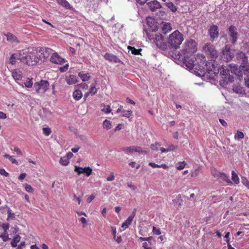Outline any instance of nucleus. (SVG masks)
Segmentation results:
<instances>
[{"label": "nucleus", "mask_w": 249, "mask_h": 249, "mask_svg": "<svg viewBox=\"0 0 249 249\" xmlns=\"http://www.w3.org/2000/svg\"><path fill=\"white\" fill-rule=\"evenodd\" d=\"M184 40L182 34L176 30L170 34L168 38V44L172 48L177 49Z\"/></svg>", "instance_id": "obj_1"}, {"label": "nucleus", "mask_w": 249, "mask_h": 249, "mask_svg": "<svg viewBox=\"0 0 249 249\" xmlns=\"http://www.w3.org/2000/svg\"><path fill=\"white\" fill-rule=\"evenodd\" d=\"M197 42L194 39H189L184 43L181 50V54L182 56H192L197 51Z\"/></svg>", "instance_id": "obj_2"}, {"label": "nucleus", "mask_w": 249, "mask_h": 249, "mask_svg": "<svg viewBox=\"0 0 249 249\" xmlns=\"http://www.w3.org/2000/svg\"><path fill=\"white\" fill-rule=\"evenodd\" d=\"M37 51L32 49L28 51V53L25 55L20 57V60L29 66H34L39 62V58Z\"/></svg>", "instance_id": "obj_3"}, {"label": "nucleus", "mask_w": 249, "mask_h": 249, "mask_svg": "<svg viewBox=\"0 0 249 249\" xmlns=\"http://www.w3.org/2000/svg\"><path fill=\"white\" fill-rule=\"evenodd\" d=\"M195 70L204 71L205 67H208L207 62H206L205 56L200 53H198L195 57Z\"/></svg>", "instance_id": "obj_4"}, {"label": "nucleus", "mask_w": 249, "mask_h": 249, "mask_svg": "<svg viewBox=\"0 0 249 249\" xmlns=\"http://www.w3.org/2000/svg\"><path fill=\"white\" fill-rule=\"evenodd\" d=\"M49 83L47 80H41L34 84V88L38 93H45L49 88Z\"/></svg>", "instance_id": "obj_5"}, {"label": "nucleus", "mask_w": 249, "mask_h": 249, "mask_svg": "<svg viewBox=\"0 0 249 249\" xmlns=\"http://www.w3.org/2000/svg\"><path fill=\"white\" fill-rule=\"evenodd\" d=\"M156 46L160 50H165L167 48V44L164 39V37L161 34H156L154 40Z\"/></svg>", "instance_id": "obj_6"}, {"label": "nucleus", "mask_w": 249, "mask_h": 249, "mask_svg": "<svg viewBox=\"0 0 249 249\" xmlns=\"http://www.w3.org/2000/svg\"><path fill=\"white\" fill-rule=\"evenodd\" d=\"M203 50L213 58H216L218 56V53L215 50L214 46L210 43L206 44L204 45Z\"/></svg>", "instance_id": "obj_7"}, {"label": "nucleus", "mask_w": 249, "mask_h": 249, "mask_svg": "<svg viewBox=\"0 0 249 249\" xmlns=\"http://www.w3.org/2000/svg\"><path fill=\"white\" fill-rule=\"evenodd\" d=\"M233 57V54L231 52V49L227 45L225 46L223 50L222 54L221 55V59L226 62L230 61Z\"/></svg>", "instance_id": "obj_8"}, {"label": "nucleus", "mask_w": 249, "mask_h": 249, "mask_svg": "<svg viewBox=\"0 0 249 249\" xmlns=\"http://www.w3.org/2000/svg\"><path fill=\"white\" fill-rule=\"evenodd\" d=\"M229 35L231 43L234 44L236 42L238 36L237 28L233 25L230 26L229 28Z\"/></svg>", "instance_id": "obj_9"}, {"label": "nucleus", "mask_w": 249, "mask_h": 249, "mask_svg": "<svg viewBox=\"0 0 249 249\" xmlns=\"http://www.w3.org/2000/svg\"><path fill=\"white\" fill-rule=\"evenodd\" d=\"M191 56H183V63L189 69L195 70V57L191 58Z\"/></svg>", "instance_id": "obj_10"}, {"label": "nucleus", "mask_w": 249, "mask_h": 249, "mask_svg": "<svg viewBox=\"0 0 249 249\" xmlns=\"http://www.w3.org/2000/svg\"><path fill=\"white\" fill-rule=\"evenodd\" d=\"M50 60L52 63L58 65H61L65 62V59L60 57L56 52L52 53Z\"/></svg>", "instance_id": "obj_11"}, {"label": "nucleus", "mask_w": 249, "mask_h": 249, "mask_svg": "<svg viewBox=\"0 0 249 249\" xmlns=\"http://www.w3.org/2000/svg\"><path fill=\"white\" fill-rule=\"evenodd\" d=\"M53 51V50L49 48H42L40 51L41 54L40 55L38 54L39 60H41L42 61V59H45L47 58Z\"/></svg>", "instance_id": "obj_12"}, {"label": "nucleus", "mask_w": 249, "mask_h": 249, "mask_svg": "<svg viewBox=\"0 0 249 249\" xmlns=\"http://www.w3.org/2000/svg\"><path fill=\"white\" fill-rule=\"evenodd\" d=\"M207 64L208 67H206L209 72H213L214 74L217 73V69H216L217 64L214 60H210Z\"/></svg>", "instance_id": "obj_13"}, {"label": "nucleus", "mask_w": 249, "mask_h": 249, "mask_svg": "<svg viewBox=\"0 0 249 249\" xmlns=\"http://www.w3.org/2000/svg\"><path fill=\"white\" fill-rule=\"evenodd\" d=\"M117 113H121V116L127 118L129 119V121H131L132 118L133 112L131 110H125L118 108L117 111Z\"/></svg>", "instance_id": "obj_14"}, {"label": "nucleus", "mask_w": 249, "mask_h": 249, "mask_svg": "<svg viewBox=\"0 0 249 249\" xmlns=\"http://www.w3.org/2000/svg\"><path fill=\"white\" fill-rule=\"evenodd\" d=\"M147 4L152 11H155L161 7L160 3L157 0H151L147 2Z\"/></svg>", "instance_id": "obj_15"}, {"label": "nucleus", "mask_w": 249, "mask_h": 249, "mask_svg": "<svg viewBox=\"0 0 249 249\" xmlns=\"http://www.w3.org/2000/svg\"><path fill=\"white\" fill-rule=\"evenodd\" d=\"M209 33L210 35L211 38L212 39L217 38L219 34L218 27L216 25H213L211 26L209 30Z\"/></svg>", "instance_id": "obj_16"}, {"label": "nucleus", "mask_w": 249, "mask_h": 249, "mask_svg": "<svg viewBox=\"0 0 249 249\" xmlns=\"http://www.w3.org/2000/svg\"><path fill=\"white\" fill-rule=\"evenodd\" d=\"M104 58L110 62L118 63L120 62V59L115 55L107 53L104 55Z\"/></svg>", "instance_id": "obj_17"}, {"label": "nucleus", "mask_w": 249, "mask_h": 249, "mask_svg": "<svg viewBox=\"0 0 249 249\" xmlns=\"http://www.w3.org/2000/svg\"><path fill=\"white\" fill-rule=\"evenodd\" d=\"M65 80L68 85H73L78 81L77 76L72 74L66 76Z\"/></svg>", "instance_id": "obj_18"}, {"label": "nucleus", "mask_w": 249, "mask_h": 249, "mask_svg": "<svg viewBox=\"0 0 249 249\" xmlns=\"http://www.w3.org/2000/svg\"><path fill=\"white\" fill-rule=\"evenodd\" d=\"M220 72V74L223 76V78H226L230 76V71L226 67L222 66L220 68L217 69V73Z\"/></svg>", "instance_id": "obj_19"}, {"label": "nucleus", "mask_w": 249, "mask_h": 249, "mask_svg": "<svg viewBox=\"0 0 249 249\" xmlns=\"http://www.w3.org/2000/svg\"><path fill=\"white\" fill-rule=\"evenodd\" d=\"M57 3L66 9L73 10L74 8L66 0H56Z\"/></svg>", "instance_id": "obj_20"}, {"label": "nucleus", "mask_w": 249, "mask_h": 249, "mask_svg": "<svg viewBox=\"0 0 249 249\" xmlns=\"http://www.w3.org/2000/svg\"><path fill=\"white\" fill-rule=\"evenodd\" d=\"M12 76L16 80H20L22 78V72L18 70H14L12 72Z\"/></svg>", "instance_id": "obj_21"}, {"label": "nucleus", "mask_w": 249, "mask_h": 249, "mask_svg": "<svg viewBox=\"0 0 249 249\" xmlns=\"http://www.w3.org/2000/svg\"><path fill=\"white\" fill-rule=\"evenodd\" d=\"M4 35L7 37V40L8 41L11 42H18V38L16 36L10 33H8L7 34H4Z\"/></svg>", "instance_id": "obj_22"}, {"label": "nucleus", "mask_w": 249, "mask_h": 249, "mask_svg": "<svg viewBox=\"0 0 249 249\" xmlns=\"http://www.w3.org/2000/svg\"><path fill=\"white\" fill-rule=\"evenodd\" d=\"M218 178L222 179L223 180L225 181L228 185H232V182L229 179L228 176L225 173L220 172V174H219Z\"/></svg>", "instance_id": "obj_23"}, {"label": "nucleus", "mask_w": 249, "mask_h": 249, "mask_svg": "<svg viewBox=\"0 0 249 249\" xmlns=\"http://www.w3.org/2000/svg\"><path fill=\"white\" fill-rule=\"evenodd\" d=\"M135 146H130L129 147H123L122 148V150L124 152L125 154L132 153L135 152Z\"/></svg>", "instance_id": "obj_24"}, {"label": "nucleus", "mask_w": 249, "mask_h": 249, "mask_svg": "<svg viewBox=\"0 0 249 249\" xmlns=\"http://www.w3.org/2000/svg\"><path fill=\"white\" fill-rule=\"evenodd\" d=\"M82 95V91L79 89L74 90L72 93L73 98L76 101H78L81 99Z\"/></svg>", "instance_id": "obj_25"}, {"label": "nucleus", "mask_w": 249, "mask_h": 249, "mask_svg": "<svg viewBox=\"0 0 249 249\" xmlns=\"http://www.w3.org/2000/svg\"><path fill=\"white\" fill-rule=\"evenodd\" d=\"M171 29L172 28L170 23H165L161 28V32L162 33L165 34L169 31H171Z\"/></svg>", "instance_id": "obj_26"}, {"label": "nucleus", "mask_w": 249, "mask_h": 249, "mask_svg": "<svg viewBox=\"0 0 249 249\" xmlns=\"http://www.w3.org/2000/svg\"><path fill=\"white\" fill-rule=\"evenodd\" d=\"M133 219L132 217L129 216L127 219L122 224V228L124 229L127 228L132 223Z\"/></svg>", "instance_id": "obj_27"}, {"label": "nucleus", "mask_w": 249, "mask_h": 249, "mask_svg": "<svg viewBox=\"0 0 249 249\" xmlns=\"http://www.w3.org/2000/svg\"><path fill=\"white\" fill-rule=\"evenodd\" d=\"M78 76L83 81H87L90 78V76L88 73H86L84 71L79 72Z\"/></svg>", "instance_id": "obj_28"}, {"label": "nucleus", "mask_w": 249, "mask_h": 249, "mask_svg": "<svg viewBox=\"0 0 249 249\" xmlns=\"http://www.w3.org/2000/svg\"><path fill=\"white\" fill-rule=\"evenodd\" d=\"M164 4L172 12H175L177 11V8L173 2H167L165 3Z\"/></svg>", "instance_id": "obj_29"}, {"label": "nucleus", "mask_w": 249, "mask_h": 249, "mask_svg": "<svg viewBox=\"0 0 249 249\" xmlns=\"http://www.w3.org/2000/svg\"><path fill=\"white\" fill-rule=\"evenodd\" d=\"M152 22H154V21L153 19H152V18H147V23L148 26L151 28V30L152 31L156 32L158 30L157 27L156 25H151L150 24H152Z\"/></svg>", "instance_id": "obj_30"}, {"label": "nucleus", "mask_w": 249, "mask_h": 249, "mask_svg": "<svg viewBox=\"0 0 249 249\" xmlns=\"http://www.w3.org/2000/svg\"><path fill=\"white\" fill-rule=\"evenodd\" d=\"M20 236L17 234L13 238L11 242V245L13 247H16L17 246V243H18L20 240Z\"/></svg>", "instance_id": "obj_31"}, {"label": "nucleus", "mask_w": 249, "mask_h": 249, "mask_svg": "<svg viewBox=\"0 0 249 249\" xmlns=\"http://www.w3.org/2000/svg\"><path fill=\"white\" fill-rule=\"evenodd\" d=\"M127 49L129 51L131 52V53L135 55H138L141 54V52L142 50V49H137L134 47H132L130 46H128L127 47Z\"/></svg>", "instance_id": "obj_32"}, {"label": "nucleus", "mask_w": 249, "mask_h": 249, "mask_svg": "<svg viewBox=\"0 0 249 249\" xmlns=\"http://www.w3.org/2000/svg\"><path fill=\"white\" fill-rule=\"evenodd\" d=\"M82 174L85 173L87 177H89L92 173V169L90 167L82 168Z\"/></svg>", "instance_id": "obj_33"}, {"label": "nucleus", "mask_w": 249, "mask_h": 249, "mask_svg": "<svg viewBox=\"0 0 249 249\" xmlns=\"http://www.w3.org/2000/svg\"><path fill=\"white\" fill-rule=\"evenodd\" d=\"M20 57H18L16 54H12L10 57L9 62L12 65H14L17 62V60H20Z\"/></svg>", "instance_id": "obj_34"}, {"label": "nucleus", "mask_w": 249, "mask_h": 249, "mask_svg": "<svg viewBox=\"0 0 249 249\" xmlns=\"http://www.w3.org/2000/svg\"><path fill=\"white\" fill-rule=\"evenodd\" d=\"M69 160L68 159V157L65 156L61 158L59 160V163L62 165L66 166L69 163Z\"/></svg>", "instance_id": "obj_35"}, {"label": "nucleus", "mask_w": 249, "mask_h": 249, "mask_svg": "<svg viewBox=\"0 0 249 249\" xmlns=\"http://www.w3.org/2000/svg\"><path fill=\"white\" fill-rule=\"evenodd\" d=\"M231 179L235 183H239V178L234 171H232L231 172Z\"/></svg>", "instance_id": "obj_36"}, {"label": "nucleus", "mask_w": 249, "mask_h": 249, "mask_svg": "<svg viewBox=\"0 0 249 249\" xmlns=\"http://www.w3.org/2000/svg\"><path fill=\"white\" fill-rule=\"evenodd\" d=\"M103 126L104 128L107 129H110L111 128V123L110 121L105 120L103 122Z\"/></svg>", "instance_id": "obj_37"}, {"label": "nucleus", "mask_w": 249, "mask_h": 249, "mask_svg": "<svg viewBox=\"0 0 249 249\" xmlns=\"http://www.w3.org/2000/svg\"><path fill=\"white\" fill-rule=\"evenodd\" d=\"M3 157L6 159H8L13 164H18V162L17 160L13 158V156H11L8 154H4Z\"/></svg>", "instance_id": "obj_38"}, {"label": "nucleus", "mask_w": 249, "mask_h": 249, "mask_svg": "<svg viewBox=\"0 0 249 249\" xmlns=\"http://www.w3.org/2000/svg\"><path fill=\"white\" fill-rule=\"evenodd\" d=\"M7 213H8L7 220H9L11 219H12L15 218V213L12 212V210L9 207H7Z\"/></svg>", "instance_id": "obj_39"}, {"label": "nucleus", "mask_w": 249, "mask_h": 249, "mask_svg": "<svg viewBox=\"0 0 249 249\" xmlns=\"http://www.w3.org/2000/svg\"><path fill=\"white\" fill-rule=\"evenodd\" d=\"M244 137V133L239 130H237L236 133L234 135V139L235 140H240L243 139Z\"/></svg>", "instance_id": "obj_40"}, {"label": "nucleus", "mask_w": 249, "mask_h": 249, "mask_svg": "<svg viewBox=\"0 0 249 249\" xmlns=\"http://www.w3.org/2000/svg\"><path fill=\"white\" fill-rule=\"evenodd\" d=\"M186 163L183 161L179 162L177 164L176 168L178 170H182L186 166Z\"/></svg>", "instance_id": "obj_41"}, {"label": "nucleus", "mask_w": 249, "mask_h": 249, "mask_svg": "<svg viewBox=\"0 0 249 249\" xmlns=\"http://www.w3.org/2000/svg\"><path fill=\"white\" fill-rule=\"evenodd\" d=\"M160 146V144L158 142H156L155 143L151 144L150 148L154 151H158L159 147Z\"/></svg>", "instance_id": "obj_42"}, {"label": "nucleus", "mask_w": 249, "mask_h": 249, "mask_svg": "<svg viewBox=\"0 0 249 249\" xmlns=\"http://www.w3.org/2000/svg\"><path fill=\"white\" fill-rule=\"evenodd\" d=\"M0 237H1L2 240L4 242L8 241L10 239L8 234L7 232H3L0 235Z\"/></svg>", "instance_id": "obj_43"}, {"label": "nucleus", "mask_w": 249, "mask_h": 249, "mask_svg": "<svg viewBox=\"0 0 249 249\" xmlns=\"http://www.w3.org/2000/svg\"><path fill=\"white\" fill-rule=\"evenodd\" d=\"M233 90L236 93H241L243 92V88L240 86H235L233 87Z\"/></svg>", "instance_id": "obj_44"}, {"label": "nucleus", "mask_w": 249, "mask_h": 249, "mask_svg": "<svg viewBox=\"0 0 249 249\" xmlns=\"http://www.w3.org/2000/svg\"><path fill=\"white\" fill-rule=\"evenodd\" d=\"M24 84L26 87L31 88L33 84L32 78H28L26 81L24 83Z\"/></svg>", "instance_id": "obj_45"}, {"label": "nucleus", "mask_w": 249, "mask_h": 249, "mask_svg": "<svg viewBox=\"0 0 249 249\" xmlns=\"http://www.w3.org/2000/svg\"><path fill=\"white\" fill-rule=\"evenodd\" d=\"M211 173L214 178H218L220 172H218L215 168L211 169Z\"/></svg>", "instance_id": "obj_46"}, {"label": "nucleus", "mask_w": 249, "mask_h": 249, "mask_svg": "<svg viewBox=\"0 0 249 249\" xmlns=\"http://www.w3.org/2000/svg\"><path fill=\"white\" fill-rule=\"evenodd\" d=\"M135 152L139 153H147V151L146 150H143L140 146H135Z\"/></svg>", "instance_id": "obj_47"}, {"label": "nucleus", "mask_w": 249, "mask_h": 249, "mask_svg": "<svg viewBox=\"0 0 249 249\" xmlns=\"http://www.w3.org/2000/svg\"><path fill=\"white\" fill-rule=\"evenodd\" d=\"M89 92L91 95H93L97 93V89L94 86H92L90 88Z\"/></svg>", "instance_id": "obj_48"}, {"label": "nucleus", "mask_w": 249, "mask_h": 249, "mask_svg": "<svg viewBox=\"0 0 249 249\" xmlns=\"http://www.w3.org/2000/svg\"><path fill=\"white\" fill-rule=\"evenodd\" d=\"M111 110L110 107L109 105L104 106V107L101 109L102 111L107 114L110 113Z\"/></svg>", "instance_id": "obj_49"}, {"label": "nucleus", "mask_w": 249, "mask_h": 249, "mask_svg": "<svg viewBox=\"0 0 249 249\" xmlns=\"http://www.w3.org/2000/svg\"><path fill=\"white\" fill-rule=\"evenodd\" d=\"M74 171L77 173L78 175L82 174V167L75 165L74 166Z\"/></svg>", "instance_id": "obj_50"}, {"label": "nucleus", "mask_w": 249, "mask_h": 249, "mask_svg": "<svg viewBox=\"0 0 249 249\" xmlns=\"http://www.w3.org/2000/svg\"><path fill=\"white\" fill-rule=\"evenodd\" d=\"M152 231L155 235H160L161 234L160 230L159 228H156L155 227H153Z\"/></svg>", "instance_id": "obj_51"}, {"label": "nucleus", "mask_w": 249, "mask_h": 249, "mask_svg": "<svg viewBox=\"0 0 249 249\" xmlns=\"http://www.w3.org/2000/svg\"><path fill=\"white\" fill-rule=\"evenodd\" d=\"M0 175L3 176L5 177H8L9 176V174L8 172H7L3 168L0 169Z\"/></svg>", "instance_id": "obj_52"}, {"label": "nucleus", "mask_w": 249, "mask_h": 249, "mask_svg": "<svg viewBox=\"0 0 249 249\" xmlns=\"http://www.w3.org/2000/svg\"><path fill=\"white\" fill-rule=\"evenodd\" d=\"M25 189L26 191H27L28 192H30V193H32L34 191L32 186L28 184H25Z\"/></svg>", "instance_id": "obj_53"}, {"label": "nucleus", "mask_w": 249, "mask_h": 249, "mask_svg": "<svg viewBox=\"0 0 249 249\" xmlns=\"http://www.w3.org/2000/svg\"><path fill=\"white\" fill-rule=\"evenodd\" d=\"M248 73L247 72H246V74H244L245 75H247L246 77L244 78L245 80V85L249 88V76L248 75Z\"/></svg>", "instance_id": "obj_54"}, {"label": "nucleus", "mask_w": 249, "mask_h": 249, "mask_svg": "<svg viewBox=\"0 0 249 249\" xmlns=\"http://www.w3.org/2000/svg\"><path fill=\"white\" fill-rule=\"evenodd\" d=\"M43 132L46 136H49L51 133V131L49 128H43Z\"/></svg>", "instance_id": "obj_55"}, {"label": "nucleus", "mask_w": 249, "mask_h": 249, "mask_svg": "<svg viewBox=\"0 0 249 249\" xmlns=\"http://www.w3.org/2000/svg\"><path fill=\"white\" fill-rule=\"evenodd\" d=\"M68 68H69V64H67L63 67H60L59 70L61 72H63L67 71L68 70Z\"/></svg>", "instance_id": "obj_56"}, {"label": "nucleus", "mask_w": 249, "mask_h": 249, "mask_svg": "<svg viewBox=\"0 0 249 249\" xmlns=\"http://www.w3.org/2000/svg\"><path fill=\"white\" fill-rule=\"evenodd\" d=\"M115 176L114 175V173L113 172H111L108 177H107V180L108 181H112L114 179Z\"/></svg>", "instance_id": "obj_57"}, {"label": "nucleus", "mask_w": 249, "mask_h": 249, "mask_svg": "<svg viewBox=\"0 0 249 249\" xmlns=\"http://www.w3.org/2000/svg\"><path fill=\"white\" fill-rule=\"evenodd\" d=\"M199 172V169H196L193 172H192L191 176L192 177H196L198 176Z\"/></svg>", "instance_id": "obj_58"}, {"label": "nucleus", "mask_w": 249, "mask_h": 249, "mask_svg": "<svg viewBox=\"0 0 249 249\" xmlns=\"http://www.w3.org/2000/svg\"><path fill=\"white\" fill-rule=\"evenodd\" d=\"M78 86L80 88L82 89H87L89 88L88 85L87 84L84 83H81V84H79Z\"/></svg>", "instance_id": "obj_59"}, {"label": "nucleus", "mask_w": 249, "mask_h": 249, "mask_svg": "<svg viewBox=\"0 0 249 249\" xmlns=\"http://www.w3.org/2000/svg\"><path fill=\"white\" fill-rule=\"evenodd\" d=\"M2 227V229L4 231V232H7V230L9 228V224H3L1 225Z\"/></svg>", "instance_id": "obj_60"}, {"label": "nucleus", "mask_w": 249, "mask_h": 249, "mask_svg": "<svg viewBox=\"0 0 249 249\" xmlns=\"http://www.w3.org/2000/svg\"><path fill=\"white\" fill-rule=\"evenodd\" d=\"M111 230H112V234H113V238L114 239H115V237H116V227H114V226H111Z\"/></svg>", "instance_id": "obj_61"}, {"label": "nucleus", "mask_w": 249, "mask_h": 249, "mask_svg": "<svg viewBox=\"0 0 249 249\" xmlns=\"http://www.w3.org/2000/svg\"><path fill=\"white\" fill-rule=\"evenodd\" d=\"M95 198V196L93 194L91 195L87 199V201L88 203H90L92 200H93Z\"/></svg>", "instance_id": "obj_62"}, {"label": "nucleus", "mask_w": 249, "mask_h": 249, "mask_svg": "<svg viewBox=\"0 0 249 249\" xmlns=\"http://www.w3.org/2000/svg\"><path fill=\"white\" fill-rule=\"evenodd\" d=\"M73 200L76 201L79 205L80 204L81 201V198L79 197H77L75 195H74Z\"/></svg>", "instance_id": "obj_63"}, {"label": "nucleus", "mask_w": 249, "mask_h": 249, "mask_svg": "<svg viewBox=\"0 0 249 249\" xmlns=\"http://www.w3.org/2000/svg\"><path fill=\"white\" fill-rule=\"evenodd\" d=\"M244 68H245L244 69V74H246V72L249 73V64L244 66Z\"/></svg>", "instance_id": "obj_64"}]
</instances>
